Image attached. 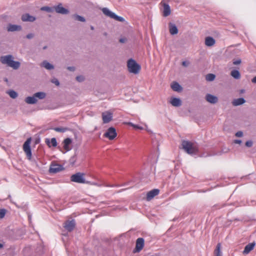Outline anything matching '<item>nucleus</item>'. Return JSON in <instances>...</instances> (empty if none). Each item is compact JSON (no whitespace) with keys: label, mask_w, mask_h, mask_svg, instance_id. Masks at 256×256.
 Instances as JSON below:
<instances>
[{"label":"nucleus","mask_w":256,"mask_h":256,"mask_svg":"<svg viewBox=\"0 0 256 256\" xmlns=\"http://www.w3.org/2000/svg\"><path fill=\"white\" fill-rule=\"evenodd\" d=\"M6 210L0 209V218H2L6 214Z\"/></svg>","instance_id":"nucleus-38"},{"label":"nucleus","mask_w":256,"mask_h":256,"mask_svg":"<svg viewBox=\"0 0 256 256\" xmlns=\"http://www.w3.org/2000/svg\"><path fill=\"white\" fill-rule=\"evenodd\" d=\"M206 100L208 102L212 104H216L218 102V98L216 96L209 94L206 96Z\"/></svg>","instance_id":"nucleus-14"},{"label":"nucleus","mask_w":256,"mask_h":256,"mask_svg":"<svg viewBox=\"0 0 256 256\" xmlns=\"http://www.w3.org/2000/svg\"><path fill=\"white\" fill-rule=\"evenodd\" d=\"M34 35L33 34H28L26 35V38L28 39H31L34 37Z\"/></svg>","instance_id":"nucleus-47"},{"label":"nucleus","mask_w":256,"mask_h":256,"mask_svg":"<svg viewBox=\"0 0 256 256\" xmlns=\"http://www.w3.org/2000/svg\"><path fill=\"white\" fill-rule=\"evenodd\" d=\"M221 244L218 243L216 246V248L214 250V254L216 256H222V252L220 250Z\"/></svg>","instance_id":"nucleus-30"},{"label":"nucleus","mask_w":256,"mask_h":256,"mask_svg":"<svg viewBox=\"0 0 256 256\" xmlns=\"http://www.w3.org/2000/svg\"><path fill=\"white\" fill-rule=\"evenodd\" d=\"M252 144L253 143H252V140H248V141L246 142V146L247 147L250 148V147L252 146Z\"/></svg>","instance_id":"nucleus-44"},{"label":"nucleus","mask_w":256,"mask_h":256,"mask_svg":"<svg viewBox=\"0 0 256 256\" xmlns=\"http://www.w3.org/2000/svg\"><path fill=\"white\" fill-rule=\"evenodd\" d=\"M3 247V244H0V248H2Z\"/></svg>","instance_id":"nucleus-53"},{"label":"nucleus","mask_w":256,"mask_h":256,"mask_svg":"<svg viewBox=\"0 0 256 256\" xmlns=\"http://www.w3.org/2000/svg\"><path fill=\"white\" fill-rule=\"evenodd\" d=\"M129 124H130V126H132V127H134L135 128L140 129V130H142V128H143L142 126H138V125L133 124L131 122H130Z\"/></svg>","instance_id":"nucleus-41"},{"label":"nucleus","mask_w":256,"mask_h":256,"mask_svg":"<svg viewBox=\"0 0 256 256\" xmlns=\"http://www.w3.org/2000/svg\"><path fill=\"white\" fill-rule=\"evenodd\" d=\"M25 102L28 104H33L37 103L38 100L35 98L34 94L32 96H28L25 98Z\"/></svg>","instance_id":"nucleus-20"},{"label":"nucleus","mask_w":256,"mask_h":256,"mask_svg":"<svg viewBox=\"0 0 256 256\" xmlns=\"http://www.w3.org/2000/svg\"><path fill=\"white\" fill-rule=\"evenodd\" d=\"M182 64L184 66H187L188 65L187 62L185 61L182 62Z\"/></svg>","instance_id":"nucleus-50"},{"label":"nucleus","mask_w":256,"mask_h":256,"mask_svg":"<svg viewBox=\"0 0 256 256\" xmlns=\"http://www.w3.org/2000/svg\"><path fill=\"white\" fill-rule=\"evenodd\" d=\"M160 4L163 6L164 8L162 12L163 16L166 17L170 15L171 10L170 6L166 3L163 2H160Z\"/></svg>","instance_id":"nucleus-10"},{"label":"nucleus","mask_w":256,"mask_h":256,"mask_svg":"<svg viewBox=\"0 0 256 256\" xmlns=\"http://www.w3.org/2000/svg\"><path fill=\"white\" fill-rule=\"evenodd\" d=\"M242 61L240 59H237L236 60H234L233 64L234 65L239 64L241 63Z\"/></svg>","instance_id":"nucleus-45"},{"label":"nucleus","mask_w":256,"mask_h":256,"mask_svg":"<svg viewBox=\"0 0 256 256\" xmlns=\"http://www.w3.org/2000/svg\"><path fill=\"white\" fill-rule=\"evenodd\" d=\"M117 136L116 129L113 127L108 128L107 131L104 133V136L110 140H114Z\"/></svg>","instance_id":"nucleus-6"},{"label":"nucleus","mask_w":256,"mask_h":256,"mask_svg":"<svg viewBox=\"0 0 256 256\" xmlns=\"http://www.w3.org/2000/svg\"><path fill=\"white\" fill-rule=\"evenodd\" d=\"M168 26L170 32L172 35L176 34L178 33V29L175 24L170 22Z\"/></svg>","instance_id":"nucleus-19"},{"label":"nucleus","mask_w":256,"mask_h":256,"mask_svg":"<svg viewBox=\"0 0 256 256\" xmlns=\"http://www.w3.org/2000/svg\"><path fill=\"white\" fill-rule=\"evenodd\" d=\"M234 142L237 144H240L242 143V140H234Z\"/></svg>","instance_id":"nucleus-49"},{"label":"nucleus","mask_w":256,"mask_h":256,"mask_svg":"<svg viewBox=\"0 0 256 256\" xmlns=\"http://www.w3.org/2000/svg\"><path fill=\"white\" fill-rule=\"evenodd\" d=\"M102 12L106 16L112 18L114 13L111 12L108 8H104L102 9Z\"/></svg>","instance_id":"nucleus-26"},{"label":"nucleus","mask_w":256,"mask_h":256,"mask_svg":"<svg viewBox=\"0 0 256 256\" xmlns=\"http://www.w3.org/2000/svg\"><path fill=\"white\" fill-rule=\"evenodd\" d=\"M112 18L115 20H117V21L120 22H123L124 21V19L122 17L118 16H117L115 14L114 15V16H113Z\"/></svg>","instance_id":"nucleus-36"},{"label":"nucleus","mask_w":256,"mask_h":256,"mask_svg":"<svg viewBox=\"0 0 256 256\" xmlns=\"http://www.w3.org/2000/svg\"><path fill=\"white\" fill-rule=\"evenodd\" d=\"M67 69L69 70L70 71L73 72L75 70V68L74 66H68L67 68Z\"/></svg>","instance_id":"nucleus-48"},{"label":"nucleus","mask_w":256,"mask_h":256,"mask_svg":"<svg viewBox=\"0 0 256 256\" xmlns=\"http://www.w3.org/2000/svg\"><path fill=\"white\" fill-rule=\"evenodd\" d=\"M7 94H8L12 98H16L18 97V93L14 90H10L7 92Z\"/></svg>","instance_id":"nucleus-31"},{"label":"nucleus","mask_w":256,"mask_h":256,"mask_svg":"<svg viewBox=\"0 0 256 256\" xmlns=\"http://www.w3.org/2000/svg\"><path fill=\"white\" fill-rule=\"evenodd\" d=\"M41 66L48 70H53L54 66L46 60H44L41 64Z\"/></svg>","instance_id":"nucleus-23"},{"label":"nucleus","mask_w":256,"mask_h":256,"mask_svg":"<svg viewBox=\"0 0 256 256\" xmlns=\"http://www.w3.org/2000/svg\"><path fill=\"white\" fill-rule=\"evenodd\" d=\"M75 226V221L74 220H68L64 223V228L69 232L73 230Z\"/></svg>","instance_id":"nucleus-13"},{"label":"nucleus","mask_w":256,"mask_h":256,"mask_svg":"<svg viewBox=\"0 0 256 256\" xmlns=\"http://www.w3.org/2000/svg\"><path fill=\"white\" fill-rule=\"evenodd\" d=\"M102 118L104 124L108 123L112 120V114L108 111L104 112L102 113Z\"/></svg>","instance_id":"nucleus-9"},{"label":"nucleus","mask_w":256,"mask_h":256,"mask_svg":"<svg viewBox=\"0 0 256 256\" xmlns=\"http://www.w3.org/2000/svg\"><path fill=\"white\" fill-rule=\"evenodd\" d=\"M160 190L158 189H154L150 190L147 193L146 200L148 201L150 200L155 196H157L159 194Z\"/></svg>","instance_id":"nucleus-12"},{"label":"nucleus","mask_w":256,"mask_h":256,"mask_svg":"<svg viewBox=\"0 0 256 256\" xmlns=\"http://www.w3.org/2000/svg\"><path fill=\"white\" fill-rule=\"evenodd\" d=\"M90 182L88 183V184H90L91 185H92V186H98V187H101V186H102V183L103 182Z\"/></svg>","instance_id":"nucleus-37"},{"label":"nucleus","mask_w":256,"mask_h":256,"mask_svg":"<svg viewBox=\"0 0 256 256\" xmlns=\"http://www.w3.org/2000/svg\"><path fill=\"white\" fill-rule=\"evenodd\" d=\"M144 239L142 238H138L136 240V246L134 250V253L139 252L144 246Z\"/></svg>","instance_id":"nucleus-7"},{"label":"nucleus","mask_w":256,"mask_h":256,"mask_svg":"<svg viewBox=\"0 0 256 256\" xmlns=\"http://www.w3.org/2000/svg\"><path fill=\"white\" fill-rule=\"evenodd\" d=\"M47 48V46H44V48H43V49L44 50H45Z\"/></svg>","instance_id":"nucleus-55"},{"label":"nucleus","mask_w":256,"mask_h":256,"mask_svg":"<svg viewBox=\"0 0 256 256\" xmlns=\"http://www.w3.org/2000/svg\"><path fill=\"white\" fill-rule=\"evenodd\" d=\"M72 141L70 138H66L64 140V148L66 150H70L69 145L72 143Z\"/></svg>","instance_id":"nucleus-25"},{"label":"nucleus","mask_w":256,"mask_h":256,"mask_svg":"<svg viewBox=\"0 0 256 256\" xmlns=\"http://www.w3.org/2000/svg\"><path fill=\"white\" fill-rule=\"evenodd\" d=\"M63 170L62 165L58 164H53L50 166V172L51 173H56Z\"/></svg>","instance_id":"nucleus-11"},{"label":"nucleus","mask_w":256,"mask_h":256,"mask_svg":"<svg viewBox=\"0 0 256 256\" xmlns=\"http://www.w3.org/2000/svg\"><path fill=\"white\" fill-rule=\"evenodd\" d=\"M255 245L256 244L254 242L248 244L244 248V250L243 251V254H248L251 250H252L254 248Z\"/></svg>","instance_id":"nucleus-16"},{"label":"nucleus","mask_w":256,"mask_h":256,"mask_svg":"<svg viewBox=\"0 0 256 256\" xmlns=\"http://www.w3.org/2000/svg\"><path fill=\"white\" fill-rule=\"evenodd\" d=\"M46 142L50 147L51 146L56 147L57 146V142L54 138H52L50 140L46 139Z\"/></svg>","instance_id":"nucleus-27"},{"label":"nucleus","mask_w":256,"mask_h":256,"mask_svg":"<svg viewBox=\"0 0 256 256\" xmlns=\"http://www.w3.org/2000/svg\"><path fill=\"white\" fill-rule=\"evenodd\" d=\"M235 135L237 137L240 138L243 136V132L242 131H238L236 133Z\"/></svg>","instance_id":"nucleus-43"},{"label":"nucleus","mask_w":256,"mask_h":256,"mask_svg":"<svg viewBox=\"0 0 256 256\" xmlns=\"http://www.w3.org/2000/svg\"><path fill=\"white\" fill-rule=\"evenodd\" d=\"M41 10L48 12H52L54 10V7L43 6L41 8Z\"/></svg>","instance_id":"nucleus-35"},{"label":"nucleus","mask_w":256,"mask_h":256,"mask_svg":"<svg viewBox=\"0 0 256 256\" xmlns=\"http://www.w3.org/2000/svg\"><path fill=\"white\" fill-rule=\"evenodd\" d=\"M22 30V26L20 25L9 24L7 27L8 32L20 31Z\"/></svg>","instance_id":"nucleus-17"},{"label":"nucleus","mask_w":256,"mask_h":256,"mask_svg":"<svg viewBox=\"0 0 256 256\" xmlns=\"http://www.w3.org/2000/svg\"><path fill=\"white\" fill-rule=\"evenodd\" d=\"M90 28H91V30H94V27L93 26H91Z\"/></svg>","instance_id":"nucleus-54"},{"label":"nucleus","mask_w":256,"mask_h":256,"mask_svg":"<svg viewBox=\"0 0 256 256\" xmlns=\"http://www.w3.org/2000/svg\"><path fill=\"white\" fill-rule=\"evenodd\" d=\"M84 77L82 76H78L76 77V80L79 82L84 81Z\"/></svg>","instance_id":"nucleus-40"},{"label":"nucleus","mask_w":256,"mask_h":256,"mask_svg":"<svg viewBox=\"0 0 256 256\" xmlns=\"http://www.w3.org/2000/svg\"><path fill=\"white\" fill-rule=\"evenodd\" d=\"M252 82L253 83H254V84H256V76H254L252 80Z\"/></svg>","instance_id":"nucleus-51"},{"label":"nucleus","mask_w":256,"mask_h":256,"mask_svg":"<svg viewBox=\"0 0 256 256\" xmlns=\"http://www.w3.org/2000/svg\"><path fill=\"white\" fill-rule=\"evenodd\" d=\"M170 102L172 106L176 107H178L182 105V101L180 99L177 98H172Z\"/></svg>","instance_id":"nucleus-15"},{"label":"nucleus","mask_w":256,"mask_h":256,"mask_svg":"<svg viewBox=\"0 0 256 256\" xmlns=\"http://www.w3.org/2000/svg\"><path fill=\"white\" fill-rule=\"evenodd\" d=\"M216 76L214 74H209L206 76V79L207 81L211 82L214 80Z\"/></svg>","instance_id":"nucleus-33"},{"label":"nucleus","mask_w":256,"mask_h":256,"mask_svg":"<svg viewBox=\"0 0 256 256\" xmlns=\"http://www.w3.org/2000/svg\"><path fill=\"white\" fill-rule=\"evenodd\" d=\"M102 186L112 188V187L118 186L117 185H113V184H106L105 182H103V183H102Z\"/></svg>","instance_id":"nucleus-42"},{"label":"nucleus","mask_w":256,"mask_h":256,"mask_svg":"<svg viewBox=\"0 0 256 256\" xmlns=\"http://www.w3.org/2000/svg\"><path fill=\"white\" fill-rule=\"evenodd\" d=\"M22 20L23 22H33L36 20V18L28 14H26L22 16Z\"/></svg>","instance_id":"nucleus-18"},{"label":"nucleus","mask_w":256,"mask_h":256,"mask_svg":"<svg viewBox=\"0 0 256 256\" xmlns=\"http://www.w3.org/2000/svg\"><path fill=\"white\" fill-rule=\"evenodd\" d=\"M230 75L235 79L238 80L240 78V74L238 70H234L230 72Z\"/></svg>","instance_id":"nucleus-28"},{"label":"nucleus","mask_w":256,"mask_h":256,"mask_svg":"<svg viewBox=\"0 0 256 256\" xmlns=\"http://www.w3.org/2000/svg\"><path fill=\"white\" fill-rule=\"evenodd\" d=\"M74 18L78 21H80L82 22H84L86 21V20L84 17L78 15V14H74L73 16Z\"/></svg>","instance_id":"nucleus-34"},{"label":"nucleus","mask_w":256,"mask_h":256,"mask_svg":"<svg viewBox=\"0 0 256 256\" xmlns=\"http://www.w3.org/2000/svg\"><path fill=\"white\" fill-rule=\"evenodd\" d=\"M182 145L183 149L188 154H194L198 152V148L196 145L190 142L183 140Z\"/></svg>","instance_id":"nucleus-2"},{"label":"nucleus","mask_w":256,"mask_h":256,"mask_svg":"<svg viewBox=\"0 0 256 256\" xmlns=\"http://www.w3.org/2000/svg\"><path fill=\"white\" fill-rule=\"evenodd\" d=\"M127 66L128 71L134 74H137L140 70V66L133 59L130 58L128 60Z\"/></svg>","instance_id":"nucleus-3"},{"label":"nucleus","mask_w":256,"mask_h":256,"mask_svg":"<svg viewBox=\"0 0 256 256\" xmlns=\"http://www.w3.org/2000/svg\"><path fill=\"white\" fill-rule=\"evenodd\" d=\"M215 40L211 36H207L205 38V44L208 46H212L214 44Z\"/></svg>","instance_id":"nucleus-21"},{"label":"nucleus","mask_w":256,"mask_h":256,"mask_svg":"<svg viewBox=\"0 0 256 256\" xmlns=\"http://www.w3.org/2000/svg\"><path fill=\"white\" fill-rule=\"evenodd\" d=\"M245 102V100L242 98H240L234 100L232 102V104L234 106H238L244 104Z\"/></svg>","instance_id":"nucleus-22"},{"label":"nucleus","mask_w":256,"mask_h":256,"mask_svg":"<svg viewBox=\"0 0 256 256\" xmlns=\"http://www.w3.org/2000/svg\"><path fill=\"white\" fill-rule=\"evenodd\" d=\"M71 181L79 184H88L90 182L86 181L84 178V174L81 172H77L72 174L70 177Z\"/></svg>","instance_id":"nucleus-4"},{"label":"nucleus","mask_w":256,"mask_h":256,"mask_svg":"<svg viewBox=\"0 0 256 256\" xmlns=\"http://www.w3.org/2000/svg\"><path fill=\"white\" fill-rule=\"evenodd\" d=\"M126 42V39H124V38H120V42L124 43V42Z\"/></svg>","instance_id":"nucleus-52"},{"label":"nucleus","mask_w":256,"mask_h":256,"mask_svg":"<svg viewBox=\"0 0 256 256\" xmlns=\"http://www.w3.org/2000/svg\"><path fill=\"white\" fill-rule=\"evenodd\" d=\"M30 138H28L24 143L23 146V149L26 154L28 159H30L32 157V151L30 146Z\"/></svg>","instance_id":"nucleus-5"},{"label":"nucleus","mask_w":256,"mask_h":256,"mask_svg":"<svg viewBox=\"0 0 256 256\" xmlns=\"http://www.w3.org/2000/svg\"><path fill=\"white\" fill-rule=\"evenodd\" d=\"M36 99L42 100L44 99L46 96V94L44 92H38L34 94Z\"/></svg>","instance_id":"nucleus-29"},{"label":"nucleus","mask_w":256,"mask_h":256,"mask_svg":"<svg viewBox=\"0 0 256 256\" xmlns=\"http://www.w3.org/2000/svg\"><path fill=\"white\" fill-rule=\"evenodd\" d=\"M172 88L176 92H180L182 90L180 85L177 82H173L171 84Z\"/></svg>","instance_id":"nucleus-24"},{"label":"nucleus","mask_w":256,"mask_h":256,"mask_svg":"<svg viewBox=\"0 0 256 256\" xmlns=\"http://www.w3.org/2000/svg\"><path fill=\"white\" fill-rule=\"evenodd\" d=\"M54 10L56 12L62 14H66L69 13V10L68 9L64 8L61 3L59 4L56 6H54Z\"/></svg>","instance_id":"nucleus-8"},{"label":"nucleus","mask_w":256,"mask_h":256,"mask_svg":"<svg viewBox=\"0 0 256 256\" xmlns=\"http://www.w3.org/2000/svg\"><path fill=\"white\" fill-rule=\"evenodd\" d=\"M76 156H72L70 158V163L72 164H74L75 163V162L76 161Z\"/></svg>","instance_id":"nucleus-39"},{"label":"nucleus","mask_w":256,"mask_h":256,"mask_svg":"<svg viewBox=\"0 0 256 256\" xmlns=\"http://www.w3.org/2000/svg\"><path fill=\"white\" fill-rule=\"evenodd\" d=\"M0 61L2 64H6L14 70H18L20 66V63L19 62L14 60V58L11 54L2 56L0 58Z\"/></svg>","instance_id":"nucleus-1"},{"label":"nucleus","mask_w":256,"mask_h":256,"mask_svg":"<svg viewBox=\"0 0 256 256\" xmlns=\"http://www.w3.org/2000/svg\"><path fill=\"white\" fill-rule=\"evenodd\" d=\"M52 82L56 86H59L60 82L56 78H54L52 80Z\"/></svg>","instance_id":"nucleus-46"},{"label":"nucleus","mask_w":256,"mask_h":256,"mask_svg":"<svg viewBox=\"0 0 256 256\" xmlns=\"http://www.w3.org/2000/svg\"><path fill=\"white\" fill-rule=\"evenodd\" d=\"M54 130L57 132H64L66 131H67L68 130V128L64 127H56L54 128Z\"/></svg>","instance_id":"nucleus-32"}]
</instances>
